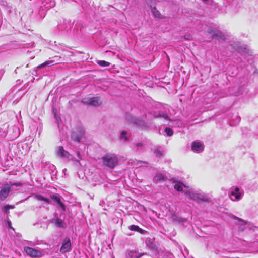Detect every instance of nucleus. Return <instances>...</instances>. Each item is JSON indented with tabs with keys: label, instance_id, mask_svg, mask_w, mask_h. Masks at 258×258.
Wrapping results in <instances>:
<instances>
[{
	"label": "nucleus",
	"instance_id": "21",
	"mask_svg": "<svg viewBox=\"0 0 258 258\" xmlns=\"http://www.w3.org/2000/svg\"><path fill=\"white\" fill-rule=\"evenodd\" d=\"M14 207H15L14 206L7 205L4 206L2 207V210L5 213H8L9 210L10 209H14Z\"/></svg>",
	"mask_w": 258,
	"mask_h": 258
},
{
	"label": "nucleus",
	"instance_id": "11",
	"mask_svg": "<svg viewBox=\"0 0 258 258\" xmlns=\"http://www.w3.org/2000/svg\"><path fill=\"white\" fill-rule=\"evenodd\" d=\"M57 154L58 156L61 158H64L69 159L71 157L70 153L64 150L62 146H59L57 150Z\"/></svg>",
	"mask_w": 258,
	"mask_h": 258
},
{
	"label": "nucleus",
	"instance_id": "27",
	"mask_svg": "<svg viewBox=\"0 0 258 258\" xmlns=\"http://www.w3.org/2000/svg\"><path fill=\"white\" fill-rule=\"evenodd\" d=\"M233 48L239 51H241L242 50V47L240 46V43L236 44L235 46H233Z\"/></svg>",
	"mask_w": 258,
	"mask_h": 258
},
{
	"label": "nucleus",
	"instance_id": "9",
	"mask_svg": "<svg viewBox=\"0 0 258 258\" xmlns=\"http://www.w3.org/2000/svg\"><path fill=\"white\" fill-rule=\"evenodd\" d=\"M84 132L83 128H79L77 131H74L72 133V138L75 141L80 142Z\"/></svg>",
	"mask_w": 258,
	"mask_h": 258
},
{
	"label": "nucleus",
	"instance_id": "25",
	"mask_svg": "<svg viewBox=\"0 0 258 258\" xmlns=\"http://www.w3.org/2000/svg\"><path fill=\"white\" fill-rule=\"evenodd\" d=\"M120 138L124 141H127L128 140L127 133L126 131H122L120 135Z\"/></svg>",
	"mask_w": 258,
	"mask_h": 258
},
{
	"label": "nucleus",
	"instance_id": "19",
	"mask_svg": "<svg viewBox=\"0 0 258 258\" xmlns=\"http://www.w3.org/2000/svg\"><path fill=\"white\" fill-rule=\"evenodd\" d=\"M150 6L151 8L152 12L153 14H154V15L155 16V17H156V18H160L161 14L159 13V12L156 9V8L152 7V4H150Z\"/></svg>",
	"mask_w": 258,
	"mask_h": 258
},
{
	"label": "nucleus",
	"instance_id": "22",
	"mask_svg": "<svg viewBox=\"0 0 258 258\" xmlns=\"http://www.w3.org/2000/svg\"><path fill=\"white\" fill-rule=\"evenodd\" d=\"M154 180L156 181H160L164 180V176L162 174H157L154 177Z\"/></svg>",
	"mask_w": 258,
	"mask_h": 258
},
{
	"label": "nucleus",
	"instance_id": "34",
	"mask_svg": "<svg viewBox=\"0 0 258 258\" xmlns=\"http://www.w3.org/2000/svg\"><path fill=\"white\" fill-rule=\"evenodd\" d=\"M8 224H9V226L10 227L11 222H8Z\"/></svg>",
	"mask_w": 258,
	"mask_h": 258
},
{
	"label": "nucleus",
	"instance_id": "23",
	"mask_svg": "<svg viewBox=\"0 0 258 258\" xmlns=\"http://www.w3.org/2000/svg\"><path fill=\"white\" fill-rule=\"evenodd\" d=\"M97 63L102 67H107L110 65V63L104 60H98Z\"/></svg>",
	"mask_w": 258,
	"mask_h": 258
},
{
	"label": "nucleus",
	"instance_id": "10",
	"mask_svg": "<svg viewBox=\"0 0 258 258\" xmlns=\"http://www.w3.org/2000/svg\"><path fill=\"white\" fill-rule=\"evenodd\" d=\"M71 250V244L69 238H66L63 240L62 245L60 248V252L66 253Z\"/></svg>",
	"mask_w": 258,
	"mask_h": 258
},
{
	"label": "nucleus",
	"instance_id": "16",
	"mask_svg": "<svg viewBox=\"0 0 258 258\" xmlns=\"http://www.w3.org/2000/svg\"><path fill=\"white\" fill-rule=\"evenodd\" d=\"M35 198L38 201H44L47 204L51 203V200L50 199L45 198L44 197H43V196H42L41 195H39V194L35 195Z\"/></svg>",
	"mask_w": 258,
	"mask_h": 258
},
{
	"label": "nucleus",
	"instance_id": "14",
	"mask_svg": "<svg viewBox=\"0 0 258 258\" xmlns=\"http://www.w3.org/2000/svg\"><path fill=\"white\" fill-rule=\"evenodd\" d=\"M50 198L53 200L55 202H56L61 208V209L64 211L65 210V206L64 204L60 201V199L59 197L54 195H50Z\"/></svg>",
	"mask_w": 258,
	"mask_h": 258
},
{
	"label": "nucleus",
	"instance_id": "26",
	"mask_svg": "<svg viewBox=\"0 0 258 258\" xmlns=\"http://www.w3.org/2000/svg\"><path fill=\"white\" fill-rule=\"evenodd\" d=\"M165 132L168 136H171L173 133L172 130L168 127L165 129Z\"/></svg>",
	"mask_w": 258,
	"mask_h": 258
},
{
	"label": "nucleus",
	"instance_id": "29",
	"mask_svg": "<svg viewBox=\"0 0 258 258\" xmlns=\"http://www.w3.org/2000/svg\"><path fill=\"white\" fill-rule=\"evenodd\" d=\"M155 153L158 155H159V156H161L162 155V153L160 151H158V150H156V151H155Z\"/></svg>",
	"mask_w": 258,
	"mask_h": 258
},
{
	"label": "nucleus",
	"instance_id": "13",
	"mask_svg": "<svg viewBox=\"0 0 258 258\" xmlns=\"http://www.w3.org/2000/svg\"><path fill=\"white\" fill-rule=\"evenodd\" d=\"M146 253H139L135 251H128L126 256V258H140Z\"/></svg>",
	"mask_w": 258,
	"mask_h": 258
},
{
	"label": "nucleus",
	"instance_id": "35",
	"mask_svg": "<svg viewBox=\"0 0 258 258\" xmlns=\"http://www.w3.org/2000/svg\"><path fill=\"white\" fill-rule=\"evenodd\" d=\"M237 122H239V121H240V119H239V118H238V119H237Z\"/></svg>",
	"mask_w": 258,
	"mask_h": 258
},
{
	"label": "nucleus",
	"instance_id": "17",
	"mask_svg": "<svg viewBox=\"0 0 258 258\" xmlns=\"http://www.w3.org/2000/svg\"><path fill=\"white\" fill-rule=\"evenodd\" d=\"M53 222H54L56 226L58 227H64V223L62 220L59 218H56L55 219L53 220Z\"/></svg>",
	"mask_w": 258,
	"mask_h": 258
},
{
	"label": "nucleus",
	"instance_id": "4",
	"mask_svg": "<svg viewBox=\"0 0 258 258\" xmlns=\"http://www.w3.org/2000/svg\"><path fill=\"white\" fill-rule=\"evenodd\" d=\"M82 102L92 106H97L101 104L102 101L98 97H87L84 98Z\"/></svg>",
	"mask_w": 258,
	"mask_h": 258
},
{
	"label": "nucleus",
	"instance_id": "31",
	"mask_svg": "<svg viewBox=\"0 0 258 258\" xmlns=\"http://www.w3.org/2000/svg\"><path fill=\"white\" fill-rule=\"evenodd\" d=\"M153 0H146V2L148 4H149V2H152Z\"/></svg>",
	"mask_w": 258,
	"mask_h": 258
},
{
	"label": "nucleus",
	"instance_id": "28",
	"mask_svg": "<svg viewBox=\"0 0 258 258\" xmlns=\"http://www.w3.org/2000/svg\"><path fill=\"white\" fill-rule=\"evenodd\" d=\"M156 117H162L165 119H167L168 116L166 114H159L155 116Z\"/></svg>",
	"mask_w": 258,
	"mask_h": 258
},
{
	"label": "nucleus",
	"instance_id": "20",
	"mask_svg": "<svg viewBox=\"0 0 258 258\" xmlns=\"http://www.w3.org/2000/svg\"><path fill=\"white\" fill-rule=\"evenodd\" d=\"M173 221L174 222H177L179 223L184 222L186 221V219L179 217L177 216L174 215L172 217Z\"/></svg>",
	"mask_w": 258,
	"mask_h": 258
},
{
	"label": "nucleus",
	"instance_id": "24",
	"mask_svg": "<svg viewBox=\"0 0 258 258\" xmlns=\"http://www.w3.org/2000/svg\"><path fill=\"white\" fill-rule=\"evenodd\" d=\"M53 63V61L51 60H48L47 61H45V62L42 63L41 64L39 65L38 67L39 68L45 67L47 66H51Z\"/></svg>",
	"mask_w": 258,
	"mask_h": 258
},
{
	"label": "nucleus",
	"instance_id": "18",
	"mask_svg": "<svg viewBox=\"0 0 258 258\" xmlns=\"http://www.w3.org/2000/svg\"><path fill=\"white\" fill-rule=\"evenodd\" d=\"M129 229L131 231L138 232L140 233H143L144 230L140 228L138 226L132 225L129 227Z\"/></svg>",
	"mask_w": 258,
	"mask_h": 258
},
{
	"label": "nucleus",
	"instance_id": "15",
	"mask_svg": "<svg viewBox=\"0 0 258 258\" xmlns=\"http://www.w3.org/2000/svg\"><path fill=\"white\" fill-rule=\"evenodd\" d=\"M213 38H216L219 40H223L225 39V37L223 34L219 31H216L212 34Z\"/></svg>",
	"mask_w": 258,
	"mask_h": 258
},
{
	"label": "nucleus",
	"instance_id": "5",
	"mask_svg": "<svg viewBox=\"0 0 258 258\" xmlns=\"http://www.w3.org/2000/svg\"><path fill=\"white\" fill-rule=\"evenodd\" d=\"M24 250L28 255L32 258H40L43 255L40 251L30 247H25Z\"/></svg>",
	"mask_w": 258,
	"mask_h": 258
},
{
	"label": "nucleus",
	"instance_id": "8",
	"mask_svg": "<svg viewBox=\"0 0 258 258\" xmlns=\"http://www.w3.org/2000/svg\"><path fill=\"white\" fill-rule=\"evenodd\" d=\"M204 146L203 144L198 141H194L191 144V150L195 153H200L204 150Z\"/></svg>",
	"mask_w": 258,
	"mask_h": 258
},
{
	"label": "nucleus",
	"instance_id": "7",
	"mask_svg": "<svg viewBox=\"0 0 258 258\" xmlns=\"http://www.w3.org/2000/svg\"><path fill=\"white\" fill-rule=\"evenodd\" d=\"M242 197V194L238 187H235L231 190L230 199L232 201H238Z\"/></svg>",
	"mask_w": 258,
	"mask_h": 258
},
{
	"label": "nucleus",
	"instance_id": "32",
	"mask_svg": "<svg viewBox=\"0 0 258 258\" xmlns=\"http://www.w3.org/2000/svg\"><path fill=\"white\" fill-rule=\"evenodd\" d=\"M141 163H142V162H141V161H138V162H137V165H139V164H141Z\"/></svg>",
	"mask_w": 258,
	"mask_h": 258
},
{
	"label": "nucleus",
	"instance_id": "6",
	"mask_svg": "<svg viewBox=\"0 0 258 258\" xmlns=\"http://www.w3.org/2000/svg\"><path fill=\"white\" fill-rule=\"evenodd\" d=\"M126 119L136 124L138 127H141L142 128H146L147 127V124L142 120H140L139 119H137L133 116H132L131 115L127 114L126 117Z\"/></svg>",
	"mask_w": 258,
	"mask_h": 258
},
{
	"label": "nucleus",
	"instance_id": "12",
	"mask_svg": "<svg viewBox=\"0 0 258 258\" xmlns=\"http://www.w3.org/2000/svg\"><path fill=\"white\" fill-rule=\"evenodd\" d=\"M238 220L240 222V224L241 225V227H240L241 230H243L244 229H248L249 230H251V229L253 228V226L250 223H248L242 219H239Z\"/></svg>",
	"mask_w": 258,
	"mask_h": 258
},
{
	"label": "nucleus",
	"instance_id": "33",
	"mask_svg": "<svg viewBox=\"0 0 258 258\" xmlns=\"http://www.w3.org/2000/svg\"><path fill=\"white\" fill-rule=\"evenodd\" d=\"M141 145H141V144H140V143H138V144H137V146H141Z\"/></svg>",
	"mask_w": 258,
	"mask_h": 258
},
{
	"label": "nucleus",
	"instance_id": "30",
	"mask_svg": "<svg viewBox=\"0 0 258 258\" xmlns=\"http://www.w3.org/2000/svg\"><path fill=\"white\" fill-rule=\"evenodd\" d=\"M77 156H78V158H79V159H81V155H80V152H78V153H77Z\"/></svg>",
	"mask_w": 258,
	"mask_h": 258
},
{
	"label": "nucleus",
	"instance_id": "1",
	"mask_svg": "<svg viewBox=\"0 0 258 258\" xmlns=\"http://www.w3.org/2000/svg\"><path fill=\"white\" fill-rule=\"evenodd\" d=\"M174 188L178 191H182L190 200L197 202H206L209 200L208 196L203 192H194L189 187L180 182H176L174 185Z\"/></svg>",
	"mask_w": 258,
	"mask_h": 258
},
{
	"label": "nucleus",
	"instance_id": "2",
	"mask_svg": "<svg viewBox=\"0 0 258 258\" xmlns=\"http://www.w3.org/2000/svg\"><path fill=\"white\" fill-rule=\"evenodd\" d=\"M102 161L104 166L113 168L118 163V158L114 154L108 153L102 157Z\"/></svg>",
	"mask_w": 258,
	"mask_h": 258
},
{
	"label": "nucleus",
	"instance_id": "3",
	"mask_svg": "<svg viewBox=\"0 0 258 258\" xmlns=\"http://www.w3.org/2000/svg\"><path fill=\"white\" fill-rule=\"evenodd\" d=\"M16 184L7 183L4 185L0 190V200L4 201L9 196V193L13 190Z\"/></svg>",
	"mask_w": 258,
	"mask_h": 258
}]
</instances>
